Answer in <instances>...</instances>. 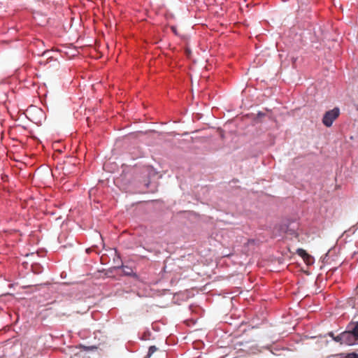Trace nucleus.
Returning a JSON list of instances; mask_svg holds the SVG:
<instances>
[{
  "mask_svg": "<svg viewBox=\"0 0 358 358\" xmlns=\"http://www.w3.org/2000/svg\"><path fill=\"white\" fill-rule=\"evenodd\" d=\"M348 334V345L358 343V322H352L348 324V330L345 331Z\"/></svg>",
  "mask_w": 358,
  "mask_h": 358,
  "instance_id": "obj_1",
  "label": "nucleus"
},
{
  "mask_svg": "<svg viewBox=\"0 0 358 358\" xmlns=\"http://www.w3.org/2000/svg\"><path fill=\"white\" fill-rule=\"evenodd\" d=\"M340 114V110L338 108L327 111L322 118V123L327 127H330L334 121L336 120Z\"/></svg>",
  "mask_w": 358,
  "mask_h": 358,
  "instance_id": "obj_2",
  "label": "nucleus"
},
{
  "mask_svg": "<svg viewBox=\"0 0 358 358\" xmlns=\"http://www.w3.org/2000/svg\"><path fill=\"white\" fill-rule=\"evenodd\" d=\"M348 334L345 331L342 332L338 336L333 337V340L336 342H339L341 344L348 345Z\"/></svg>",
  "mask_w": 358,
  "mask_h": 358,
  "instance_id": "obj_3",
  "label": "nucleus"
},
{
  "mask_svg": "<svg viewBox=\"0 0 358 358\" xmlns=\"http://www.w3.org/2000/svg\"><path fill=\"white\" fill-rule=\"evenodd\" d=\"M296 253L303 258V259L308 264H309L311 256L308 255L306 251L302 248H299L296 251Z\"/></svg>",
  "mask_w": 358,
  "mask_h": 358,
  "instance_id": "obj_4",
  "label": "nucleus"
},
{
  "mask_svg": "<svg viewBox=\"0 0 358 358\" xmlns=\"http://www.w3.org/2000/svg\"><path fill=\"white\" fill-rule=\"evenodd\" d=\"M157 350V348L152 345V346H150L149 348V350H148V356H150L152 354H153L155 352H156Z\"/></svg>",
  "mask_w": 358,
  "mask_h": 358,
  "instance_id": "obj_5",
  "label": "nucleus"
},
{
  "mask_svg": "<svg viewBox=\"0 0 358 358\" xmlns=\"http://www.w3.org/2000/svg\"><path fill=\"white\" fill-rule=\"evenodd\" d=\"M345 358H358V355L356 353L348 354Z\"/></svg>",
  "mask_w": 358,
  "mask_h": 358,
  "instance_id": "obj_6",
  "label": "nucleus"
},
{
  "mask_svg": "<svg viewBox=\"0 0 358 358\" xmlns=\"http://www.w3.org/2000/svg\"><path fill=\"white\" fill-rule=\"evenodd\" d=\"M329 336H331L332 338H333V337H335V336H334L333 332L329 333Z\"/></svg>",
  "mask_w": 358,
  "mask_h": 358,
  "instance_id": "obj_7",
  "label": "nucleus"
},
{
  "mask_svg": "<svg viewBox=\"0 0 358 358\" xmlns=\"http://www.w3.org/2000/svg\"><path fill=\"white\" fill-rule=\"evenodd\" d=\"M258 115H259V116H260V117H262V116H263V115H264V113H260V112H259V113H258Z\"/></svg>",
  "mask_w": 358,
  "mask_h": 358,
  "instance_id": "obj_8",
  "label": "nucleus"
},
{
  "mask_svg": "<svg viewBox=\"0 0 358 358\" xmlns=\"http://www.w3.org/2000/svg\"><path fill=\"white\" fill-rule=\"evenodd\" d=\"M357 110H358V106H357Z\"/></svg>",
  "mask_w": 358,
  "mask_h": 358,
  "instance_id": "obj_9",
  "label": "nucleus"
}]
</instances>
